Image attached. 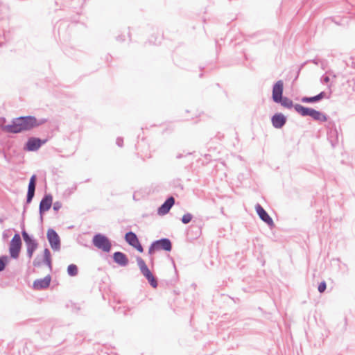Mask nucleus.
<instances>
[{
	"label": "nucleus",
	"instance_id": "f03ea898",
	"mask_svg": "<svg viewBox=\"0 0 355 355\" xmlns=\"http://www.w3.org/2000/svg\"><path fill=\"white\" fill-rule=\"evenodd\" d=\"M283 93V82L279 80L277 82L272 88V100L275 103H279L282 105L288 107V102L286 98H282Z\"/></svg>",
	"mask_w": 355,
	"mask_h": 355
},
{
	"label": "nucleus",
	"instance_id": "b1692460",
	"mask_svg": "<svg viewBox=\"0 0 355 355\" xmlns=\"http://www.w3.org/2000/svg\"><path fill=\"white\" fill-rule=\"evenodd\" d=\"M192 217L193 216L191 214H189V213L183 215V216L182 218V222L184 224H187L191 220Z\"/></svg>",
	"mask_w": 355,
	"mask_h": 355
},
{
	"label": "nucleus",
	"instance_id": "412c9836",
	"mask_svg": "<svg viewBox=\"0 0 355 355\" xmlns=\"http://www.w3.org/2000/svg\"><path fill=\"white\" fill-rule=\"evenodd\" d=\"M44 260L45 263L51 268V254L50 251L46 248L44 251Z\"/></svg>",
	"mask_w": 355,
	"mask_h": 355
},
{
	"label": "nucleus",
	"instance_id": "1a4fd4ad",
	"mask_svg": "<svg viewBox=\"0 0 355 355\" xmlns=\"http://www.w3.org/2000/svg\"><path fill=\"white\" fill-rule=\"evenodd\" d=\"M255 209L257 214L259 216V218L266 223L270 227L274 226V222L272 218L268 215V214L265 211V209L259 205L257 204L255 205Z\"/></svg>",
	"mask_w": 355,
	"mask_h": 355
},
{
	"label": "nucleus",
	"instance_id": "4be33fe9",
	"mask_svg": "<svg viewBox=\"0 0 355 355\" xmlns=\"http://www.w3.org/2000/svg\"><path fill=\"white\" fill-rule=\"evenodd\" d=\"M37 247V243H32L31 244H28V245H27V254L29 257V258L32 257L34 251L36 250Z\"/></svg>",
	"mask_w": 355,
	"mask_h": 355
},
{
	"label": "nucleus",
	"instance_id": "a211bd4d",
	"mask_svg": "<svg viewBox=\"0 0 355 355\" xmlns=\"http://www.w3.org/2000/svg\"><path fill=\"white\" fill-rule=\"evenodd\" d=\"M125 239L126 242L134 247L139 242V239L137 237L136 234L132 232H129L125 234Z\"/></svg>",
	"mask_w": 355,
	"mask_h": 355
},
{
	"label": "nucleus",
	"instance_id": "6ab92c4d",
	"mask_svg": "<svg viewBox=\"0 0 355 355\" xmlns=\"http://www.w3.org/2000/svg\"><path fill=\"white\" fill-rule=\"evenodd\" d=\"M313 120L320 123L326 122L328 120V116L324 113L316 110L315 114H314Z\"/></svg>",
	"mask_w": 355,
	"mask_h": 355
},
{
	"label": "nucleus",
	"instance_id": "393cba45",
	"mask_svg": "<svg viewBox=\"0 0 355 355\" xmlns=\"http://www.w3.org/2000/svg\"><path fill=\"white\" fill-rule=\"evenodd\" d=\"M327 289V284L325 281L321 282L318 286V291L320 293H323L325 290Z\"/></svg>",
	"mask_w": 355,
	"mask_h": 355
},
{
	"label": "nucleus",
	"instance_id": "6e6552de",
	"mask_svg": "<svg viewBox=\"0 0 355 355\" xmlns=\"http://www.w3.org/2000/svg\"><path fill=\"white\" fill-rule=\"evenodd\" d=\"M46 236L51 248L55 251H59L60 250V239L56 232L53 229H49Z\"/></svg>",
	"mask_w": 355,
	"mask_h": 355
},
{
	"label": "nucleus",
	"instance_id": "ddd939ff",
	"mask_svg": "<svg viewBox=\"0 0 355 355\" xmlns=\"http://www.w3.org/2000/svg\"><path fill=\"white\" fill-rule=\"evenodd\" d=\"M35 181H36V175H33L30 179L28 188V193H27V198L26 202L27 203H30L33 198L35 195Z\"/></svg>",
	"mask_w": 355,
	"mask_h": 355
},
{
	"label": "nucleus",
	"instance_id": "f8f14e48",
	"mask_svg": "<svg viewBox=\"0 0 355 355\" xmlns=\"http://www.w3.org/2000/svg\"><path fill=\"white\" fill-rule=\"evenodd\" d=\"M326 92H321L318 94L313 96H304L301 98V101L304 103H314L320 101L326 98Z\"/></svg>",
	"mask_w": 355,
	"mask_h": 355
},
{
	"label": "nucleus",
	"instance_id": "2f4dec72",
	"mask_svg": "<svg viewBox=\"0 0 355 355\" xmlns=\"http://www.w3.org/2000/svg\"><path fill=\"white\" fill-rule=\"evenodd\" d=\"M26 245H28V244H31L32 243H37L35 240L32 239L31 237L28 239L26 241H25Z\"/></svg>",
	"mask_w": 355,
	"mask_h": 355
},
{
	"label": "nucleus",
	"instance_id": "473e14b6",
	"mask_svg": "<svg viewBox=\"0 0 355 355\" xmlns=\"http://www.w3.org/2000/svg\"><path fill=\"white\" fill-rule=\"evenodd\" d=\"M26 245H28V244H31L32 243H37L35 240L32 239L31 237L28 239L26 241H25Z\"/></svg>",
	"mask_w": 355,
	"mask_h": 355
},
{
	"label": "nucleus",
	"instance_id": "dca6fc26",
	"mask_svg": "<svg viewBox=\"0 0 355 355\" xmlns=\"http://www.w3.org/2000/svg\"><path fill=\"white\" fill-rule=\"evenodd\" d=\"M114 261L121 266H125L128 263V259L125 254L116 252L113 255Z\"/></svg>",
	"mask_w": 355,
	"mask_h": 355
},
{
	"label": "nucleus",
	"instance_id": "c9c22d12",
	"mask_svg": "<svg viewBox=\"0 0 355 355\" xmlns=\"http://www.w3.org/2000/svg\"><path fill=\"white\" fill-rule=\"evenodd\" d=\"M33 264H34V266L38 265V263H37L36 260L34 261Z\"/></svg>",
	"mask_w": 355,
	"mask_h": 355
},
{
	"label": "nucleus",
	"instance_id": "0eeeda50",
	"mask_svg": "<svg viewBox=\"0 0 355 355\" xmlns=\"http://www.w3.org/2000/svg\"><path fill=\"white\" fill-rule=\"evenodd\" d=\"M21 237L19 234H16L13 238L12 239L10 243V248H9V252L10 257L13 259L18 258L21 250Z\"/></svg>",
	"mask_w": 355,
	"mask_h": 355
},
{
	"label": "nucleus",
	"instance_id": "9b49d317",
	"mask_svg": "<svg viewBox=\"0 0 355 355\" xmlns=\"http://www.w3.org/2000/svg\"><path fill=\"white\" fill-rule=\"evenodd\" d=\"M52 202H53V198H52L51 195H50V194L46 195L41 200L40 204V213L41 214L42 220V213L46 211H48L51 208Z\"/></svg>",
	"mask_w": 355,
	"mask_h": 355
},
{
	"label": "nucleus",
	"instance_id": "cd10ccee",
	"mask_svg": "<svg viewBox=\"0 0 355 355\" xmlns=\"http://www.w3.org/2000/svg\"><path fill=\"white\" fill-rule=\"evenodd\" d=\"M329 80H330V78H329V76H327L324 75V76H322V78H321V82H322V83H325V84H327V83H328L329 82Z\"/></svg>",
	"mask_w": 355,
	"mask_h": 355
},
{
	"label": "nucleus",
	"instance_id": "39448f33",
	"mask_svg": "<svg viewBox=\"0 0 355 355\" xmlns=\"http://www.w3.org/2000/svg\"><path fill=\"white\" fill-rule=\"evenodd\" d=\"M159 250H164L170 251L171 250V243L168 239H162L154 241L149 248L148 253L153 254L155 251Z\"/></svg>",
	"mask_w": 355,
	"mask_h": 355
},
{
	"label": "nucleus",
	"instance_id": "f3484780",
	"mask_svg": "<svg viewBox=\"0 0 355 355\" xmlns=\"http://www.w3.org/2000/svg\"><path fill=\"white\" fill-rule=\"evenodd\" d=\"M51 278L45 277L43 279H37L34 282L33 286L35 289H42L47 288L49 286Z\"/></svg>",
	"mask_w": 355,
	"mask_h": 355
},
{
	"label": "nucleus",
	"instance_id": "f257e3e1",
	"mask_svg": "<svg viewBox=\"0 0 355 355\" xmlns=\"http://www.w3.org/2000/svg\"><path fill=\"white\" fill-rule=\"evenodd\" d=\"M37 125L36 119L33 116H25L15 119L12 124L6 125L3 129L8 132L18 133L21 131L28 130Z\"/></svg>",
	"mask_w": 355,
	"mask_h": 355
},
{
	"label": "nucleus",
	"instance_id": "7ed1b4c3",
	"mask_svg": "<svg viewBox=\"0 0 355 355\" xmlns=\"http://www.w3.org/2000/svg\"><path fill=\"white\" fill-rule=\"evenodd\" d=\"M137 261L141 274L146 278V279L148 281L152 287L157 288V279L153 276L150 270L148 269L144 261L141 258L138 257L137 259Z\"/></svg>",
	"mask_w": 355,
	"mask_h": 355
},
{
	"label": "nucleus",
	"instance_id": "4468645a",
	"mask_svg": "<svg viewBox=\"0 0 355 355\" xmlns=\"http://www.w3.org/2000/svg\"><path fill=\"white\" fill-rule=\"evenodd\" d=\"M272 125L275 128H281L286 122V117L282 114H275L271 119Z\"/></svg>",
	"mask_w": 355,
	"mask_h": 355
},
{
	"label": "nucleus",
	"instance_id": "e433bc0d",
	"mask_svg": "<svg viewBox=\"0 0 355 355\" xmlns=\"http://www.w3.org/2000/svg\"><path fill=\"white\" fill-rule=\"evenodd\" d=\"M313 62L315 64H318V62H316L315 60H313Z\"/></svg>",
	"mask_w": 355,
	"mask_h": 355
},
{
	"label": "nucleus",
	"instance_id": "bb28decb",
	"mask_svg": "<svg viewBox=\"0 0 355 355\" xmlns=\"http://www.w3.org/2000/svg\"><path fill=\"white\" fill-rule=\"evenodd\" d=\"M62 207V203L59 201H56L53 204V209L55 211H58Z\"/></svg>",
	"mask_w": 355,
	"mask_h": 355
},
{
	"label": "nucleus",
	"instance_id": "2eb2a0df",
	"mask_svg": "<svg viewBox=\"0 0 355 355\" xmlns=\"http://www.w3.org/2000/svg\"><path fill=\"white\" fill-rule=\"evenodd\" d=\"M175 199L173 197L168 198L164 203L158 209V214L159 215H164L167 214L172 206L174 205Z\"/></svg>",
	"mask_w": 355,
	"mask_h": 355
},
{
	"label": "nucleus",
	"instance_id": "a878e982",
	"mask_svg": "<svg viewBox=\"0 0 355 355\" xmlns=\"http://www.w3.org/2000/svg\"><path fill=\"white\" fill-rule=\"evenodd\" d=\"M304 64H305V63H303L300 67L296 66L295 67V69H293L294 71H295V73H296L295 77L294 78V81L297 79V78L299 76V74L300 73V71H301V69H302V67H304Z\"/></svg>",
	"mask_w": 355,
	"mask_h": 355
},
{
	"label": "nucleus",
	"instance_id": "423d86ee",
	"mask_svg": "<svg viewBox=\"0 0 355 355\" xmlns=\"http://www.w3.org/2000/svg\"><path fill=\"white\" fill-rule=\"evenodd\" d=\"M293 107L297 113H298L302 116H310L312 119L315 114L316 110L303 106L300 104H294L293 102L290 100V109Z\"/></svg>",
	"mask_w": 355,
	"mask_h": 355
},
{
	"label": "nucleus",
	"instance_id": "4c0bfd02",
	"mask_svg": "<svg viewBox=\"0 0 355 355\" xmlns=\"http://www.w3.org/2000/svg\"><path fill=\"white\" fill-rule=\"evenodd\" d=\"M2 221H3L2 219L0 218V223H1Z\"/></svg>",
	"mask_w": 355,
	"mask_h": 355
},
{
	"label": "nucleus",
	"instance_id": "20e7f679",
	"mask_svg": "<svg viewBox=\"0 0 355 355\" xmlns=\"http://www.w3.org/2000/svg\"><path fill=\"white\" fill-rule=\"evenodd\" d=\"M93 244L95 247L108 252L111 249V243L109 239L104 235L101 234H96L93 238Z\"/></svg>",
	"mask_w": 355,
	"mask_h": 355
},
{
	"label": "nucleus",
	"instance_id": "c85d7f7f",
	"mask_svg": "<svg viewBox=\"0 0 355 355\" xmlns=\"http://www.w3.org/2000/svg\"><path fill=\"white\" fill-rule=\"evenodd\" d=\"M133 248H136L140 252H142L144 251V249L141 245L140 244L139 241Z\"/></svg>",
	"mask_w": 355,
	"mask_h": 355
},
{
	"label": "nucleus",
	"instance_id": "7c9ffc66",
	"mask_svg": "<svg viewBox=\"0 0 355 355\" xmlns=\"http://www.w3.org/2000/svg\"><path fill=\"white\" fill-rule=\"evenodd\" d=\"M22 236H23V239H24V241L30 238L29 235L25 231L22 232Z\"/></svg>",
	"mask_w": 355,
	"mask_h": 355
},
{
	"label": "nucleus",
	"instance_id": "aec40b11",
	"mask_svg": "<svg viewBox=\"0 0 355 355\" xmlns=\"http://www.w3.org/2000/svg\"><path fill=\"white\" fill-rule=\"evenodd\" d=\"M67 272L71 277L77 275L78 267L75 264H70L67 268Z\"/></svg>",
	"mask_w": 355,
	"mask_h": 355
},
{
	"label": "nucleus",
	"instance_id": "9d476101",
	"mask_svg": "<svg viewBox=\"0 0 355 355\" xmlns=\"http://www.w3.org/2000/svg\"><path fill=\"white\" fill-rule=\"evenodd\" d=\"M44 143L45 141H42V140L38 138L32 137L28 140L25 149L28 151H35L39 149L42 144Z\"/></svg>",
	"mask_w": 355,
	"mask_h": 355
},
{
	"label": "nucleus",
	"instance_id": "5701e85b",
	"mask_svg": "<svg viewBox=\"0 0 355 355\" xmlns=\"http://www.w3.org/2000/svg\"><path fill=\"white\" fill-rule=\"evenodd\" d=\"M9 258L7 256L0 257V272L5 269L6 265L8 263Z\"/></svg>",
	"mask_w": 355,
	"mask_h": 355
},
{
	"label": "nucleus",
	"instance_id": "f704fd0d",
	"mask_svg": "<svg viewBox=\"0 0 355 355\" xmlns=\"http://www.w3.org/2000/svg\"><path fill=\"white\" fill-rule=\"evenodd\" d=\"M347 326V318H345V329H346Z\"/></svg>",
	"mask_w": 355,
	"mask_h": 355
},
{
	"label": "nucleus",
	"instance_id": "72a5a7b5",
	"mask_svg": "<svg viewBox=\"0 0 355 355\" xmlns=\"http://www.w3.org/2000/svg\"><path fill=\"white\" fill-rule=\"evenodd\" d=\"M122 139H116V144H118V146H122Z\"/></svg>",
	"mask_w": 355,
	"mask_h": 355
},
{
	"label": "nucleus",
	"instance_id": "c756f323",
	"mask_svg": "<svg viewBox=\"0 0 355 355\" xmlns=\"http://www.w3.org/2000/svg\"><path fill=\"white\" fill-rule=\"evenodd\" d=\"M22 236H23V239H24V241L30 238L29 235L25 231L22 232Z\"/></svg>",
	"mask_w": 355,
	"mask_h": 355
}]
</instances>
